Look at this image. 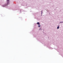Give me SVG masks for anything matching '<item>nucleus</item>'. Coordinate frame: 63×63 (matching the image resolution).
I'll use <instances>...</instances> for the list:
<instances>
[{
    "instance_id": "1",
    "label": "nucleus",
    "mask_w": 63,
    "mask_h": 63,
    "mask_svg": "<svg viewBox=\"0 0 63 63\" xmlns=\"http://www.w3.org/2000/svg\"><path fill=\"white\" fill-rule=\"evenodd\" d=\"M10 0H7V4H8L9 3V1Z\"/></svg>"
},
{
    "instance_id": "3",
    "label": "nucleus",
    "mask_w": 63,
    "mask_h": 63,
    "mask_svg": "<svg viewBox=\"0 0 63 63\" xmlns=\"http://www.w3.org/2000/svg\"><path fill=\"white\" fill-rule=\"evenodd\" d=\"M39 27H40V25H39Z\"/></svg>"
},
{
    "instance_id": "5",
    "label": "nucleus",
    "mask_w": 63,
    "mask_h": 63,
    "mask_svg": "<svg viewBox=\"0 0 63 63\" xmlns=\"http://www.w3.org/2000/svg\"><path fill=\"white\" fill-rule=\"evenodd\" d=\"M41 29H40L39 30H41Z\"/></svg>"
},
{
    "instance_id": "2",
    "label": "nucleus",
    "mask_w": 63,
    "mask_h": 63,
    "mask_svg": "<svg viewBox=\"0 0 63 63\" xmlns=\"http://www.w3.org/2000/svg\"><path fill=\"white\" fill-rule=\"evenodd\" d=\"M59 28V26H58L57 27V29H58Z\"/></svg>"
},
{
    "instance_id": "7",
    "label": "nucleus",
    "mask_w": 63,
    "mask_h": 63,
    "mask_svg": "<svg viewBox=\"0 0 63 63\" xmlns=\"http://www.w3.org/2000/svg\"><path fill=\"white\" fill-rule=\"evenodd\" d=\"M41 14H42V13Z\"/></svg>"
},
{
    "instance_id": "6",
    "label": "nucleus",
    "mask_w": 63,
    "mask_h": 63,
    "mask_svg": "<svg viewBox=\"0 0 63 63\" xmlns=\"http://www.w3.org/2000/svg\"><path fill=\"white\" fill-rule=\"evenodd\" d=\"M5 6H4V7H5Z\"/></svg>"
},
{
    "instance_id": "4",
    "label": "nucleus",
    "mask_w": 63,
    "mask_h": 63,
    "mask_svg": "<svg viewBox=\"0 0 63 63\" xmlns=\"http://www.w3.org/2000/svg\"><path fill=\"white\" fill-rule=\"evenodd\" d=\"M39 25H40V23H39Z\"/></svg>"
}]
</instances>
